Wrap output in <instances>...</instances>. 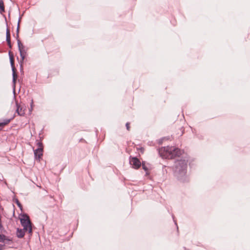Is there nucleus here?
I'll return each mask as SVG.
<instances>
[{
	"instance_id": "nucleus-1",
	"label": "nucleus",
	"mask_w": 250,
	"mask_h": 250,
	"mask_svg": "<svg viewBox=\"0 0 250 250\" xmlns=\"http://www.w3.org/2000/svg\"><path fill=\"white\" fill-rule=\"evenodd\" d=\"M159 152L163 157L168 159H172L177 156L179 157L183 153L182 150L173 146L161 148Z\"/></svg>"
},
{
	"instance_id": "nucleus-2",
	"label": "nucleus",
	"mask_w": 250,
	"mask_h": 250,
	"mask_svg": "<svg viewBox=\"0 0 250 250\" xmlns=\"http://www.w3.org/2000/svg\"><path fill=\"white\" fill-rule=\"evenodd\" d=\"M21 223L23 227V230L28 231L29 233L31 234L32 232L31 223L30 221L29 216L26 214L23 215L20 219Z\"/></svg>"
},
{
	"instance_id": "nucleus-3",
	"label": "nucleus",
	"mask_w": 250,
	"mask_h": 250,
	"mask_svg": "<svg viewBox=\"0 0 250 250\" xmlns=\"http://www.w3.org/2000/svg\"><path fill=\"white\" fill-rule=\"evenodd\" d=\"M187 163L185 160H180L176 164V171L181 174H185L186 173Z\"/></svg>"
},
{
	"instance_id": "nucleus-4",
	"label": "nucleus",
	"mask_w": 250,
	"mask_h": 250,
	"mask_svg": "<svg viewBox=\"0 0 250 250\" xmlns=\"http://www.w3.org/2000/svg\"><path fill=\"white\" fill-rule=\"evenodd\" d=\"M9 58H10V63H11V67H12V75H13V83H14V84H15V83H16V79H17V75L16 73V68L15 67V66H14V56L13 55L11 54V52L9 51Z\"/></svg>"
},
{
	"instance_id": "nucleus-5",
	"label": "nucleus",
	"mask_w": 250,
	"mask_h": 250,
	"mask_svg": "<svg viewBox=\"0 0 250 250\" xmlns=\"http://www.w3.org/2000/svg\"><path fill=\"white\" fill-rule=\"evenodd\" d=\"M38 147L34 150V155L36 159L40 160L42 155L43 145L42 143L38 142L37 143Z\"/></svg>"
},
{
	"instance_id": "nucleus-6",
	"label": "nucleus",
	"mask_w": 250,
	"mask_h": 250,
	"mask_svg": "<svg viewBox=\"0 0 250 250\" xmlns=\"http://www.w3.org/2000/svg\"><path fill=\"white\" fill-rule=\"evenodd\" d=\"M130 164L135 169L139 168L141 165V162L136 157H133L130 159Z\"/></svg>"
},
{
	"instance_id": "nucleus-7",
	"label": "nucleus",
	"mask_w": 250,
	"mask_h": 250,
	"mask_svg": "<svg viewBox=\"0 0 250 250\" xmlns=\"http://www.w3.org/2000/svg\"><path fill=\"white\" fill-rule=\"evenodd\" d=\"M17 108L16 111H17V113L18 114V115H19L20 116L24 115L25 114L24 109H23L21 106L17 104Z\"/></svg>"
},
{
	"instance_id": "nucleus-8",
	"label": "nucleus",
	"mask_w": 250,
	"mask_h": 250,
	"mask_svg": "<svg viewBox=\"0 0 250 250\" xmlns=\"http://www.w3.org/2000/svg\"><path fill=\"white\" fill-rule=\"evenodd\" d=\"M6 35V41L7 42L8 45L10 48H11L12 45H11V41H10V30L8 28H7Z\"/></svg>"
},
{
	"instance_id": "nucleus-9",
	"label": "nucleus",
	"mask_w": 250,
	"mask_h": 250,
	"mask_svg": "<svg viewBox=\"0 0 250 250\" xmlns=\"http://www.w3.org/2000/svg\"><path fill=\"white\" fill-rule=\"evenodd\" d=\"M20 52V56H21V68L22 67V63L24 60V59H25V57H26V50H23V51H21Z\"/></svg>"
},
{
	"instance_id": "nucleus-10",
	"label": "nucleus",
	"mask_w": 250,
	"mask_h": 250,
	"mask_svg": "<svg viewBox=\"0 0 250 250\" xmlns=\"http://www.w3.org/2000/svg\"><path fill=\"white\" fill-rule=\"evenodd\" d=\"M25 230L21 229H18L17 231V235L19 238H22L24 235V231Z\"/></svg>"
},
{
	"instance_id": "nucleus-11",
	"label": "nucleus",
	"mask_w": 250,
	"mask_h": 250,
	"mask_svg": "<svg viewBox=\"0 0 250 250\" xmlns=\"http://www.w3.org/2000/svg\"><path fill=\"white\" fill-rule=\"evenodd\" d=\"M18 45L20 52L25 50L24 46L21 43L20 40H18Z\"/></svg>"
},
{
	"instance_id": "nucleus-12",
	"label": "nucleus",
	"mask_w": 250,
	"mask_h": 250,
	"mask_svg": "<svg viewBox=\"0 0 250 250\" xmlns=\"http://www.w3.org/2000/svg\"><path fill=\"white\" fill-rule=\"evenodd\" d=\"M4 12V6L2 0H0V13H2Z\"/></svg>"
},
{
	"instance_id": "nucleus-13",
	"label": "nucleus",
	"mask_w": 250,
	"mask_h": 250,
	"mask_svg": "<svg viewBox=\"0 0 250 250\" xmlns=\"http://www.w3.org/2000/svg\"><path fill=\"white\" fill-rule=\"evenodd\" d=\"M11 119H5L3 122L0 123V126H3L10 123Z\"/></svg>"
},
{
	"instance_id": "nucleus-14",
	"label": "nucleus",
	"mask_w": 250,
	"mask_h": 250,
	"mask_svg": "<svg viewBox=\"0 0 250 250\" xmlns=\"http://www.w3.org/2000/svg\"><path fill=\"white\" fill-rule=\"evenodd\" d=\"M20 19L19 20V21L18 23V26L17 28V38L19 37V30H20Z\"/></svg>"
},
{
	"instance_id": "nucleus-15",
	"label": "nucleus",
	"mask_w": 250,
	"mask_h": 250,
	"mask_svg": "<svg viewBox=\"0 0 250 250\" xmlns=\"http://www.w3.org/2000/svg\"><path fill=\"white\" fill-rule=\"evenodd\" d=\"M5 236L0 234V242H3L5 240Z\"/></svg>"
},
{
	"instance_id": "nucleus-16",
	"label": "nucleus",
	"mask_w": 250,
	"mask_h": 250,
	"mask_svg": "<svg viewBox=\"0 0 250 250\" xmlns=\"http://www.w3.org/2000/svg\"><path fill=\"white\" fill-rule=\"evenodd\" d=\"M126 129L128 131L130 130V123H127L125 125Z\"/></svg>"
},
{
	"instance_id": "nucleus-17",
	"label": "nucleus",
	"mask_w": 250,
	"mask_h": 250,
	"mask_svg": "<svg viewBox=\"0 0 250 250\" xmlns=\"http://www.w3.org/2000/svg\"><path fill=\"white\" fill-rule=\"evenodd\" d=\"M142 167H143V168L146 171H147L148 170V169L146 167L144 164H142Z\"/></svg>"
},
{
	"instance_id": "nucleus-18",
	"label": "nucleus",
	"mask_w": 250,
	"mask_h": 250,
	"mask_svg": "<svg viewBox=\"0 0 250 250\" xmlns=\"http://www.w3.org/2000/svg\"><path fill=\"white\" fill-rule=\"evenodd\" d=\"M30 106H31V110H32L33 106V100H32V101H31V102L30 104Z\"/></svg>"
},
{
	"instance_id": "nucleus-19",
	"label": "nucleus",
	"mask_w": 250,
	"mask_h": 250,
	"mask_svg": "<svg viewBox=\"0 0 250 250\" xmlns=\"http://www.w3.org/2000/svg\"><path fill=\"white\" fill-rule=\"evenodd\" d=\"M17 203L18 206L19 207H21V204L20 203V202H19V201H18V200H17Z\"/></svg>"
},
{
	"instance_id": "nucleus-20",
	"label": "nucleus",
	"mask_w": 250,
	"mask_h": 250,
	"mask_svg": "<svg viewBox=\"0 0 250 250\" xmlns=\"http://www.w3.org/2000/svg\"><path fill=\"white\" fill-rule=\"evenodd\" d=\"M3 248V245L0 244V250H2Z\"/></svg>"
}]
</instances>
